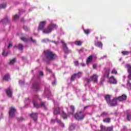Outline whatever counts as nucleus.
I'll list each match as a JSON object with an SVG mask.
<instances>
[{
	"label": "nucleus",
	"instance_id": "obj_57",
	"mask_svg": "<svg viewBox=\"0 0 131 131\" xmlns=\"http://www.w3.org/2000/svg\"><path fill=\"white\" fill-rule=\"evenodd\" d=\"M89 107H90V106L89 105L84 107V110H85V109H86L87 108H89Z\"/></svg>",
	"mask_w": 131,
	"mask_h": 131
},
{
	"label": "nucleus",
	"instance_id": "obj_14",
	"mask_svg": "<svg viewBox=\"0 0 131 131\" xmlns=\"http://www.w3.org/2000/svg\"><path fill=\"white\" fill-rule=\"evenodd\" d=\"M126 67L127 69L129 75L128 76V80H131V65L130 64H127Z\"/></svg>",
	"mask_w": 131,
	"mask_h": 131
},
{
	"label": "nucleus",
	"instance_id": "obj_38",
	"mask_svg": "<svg viewBox=\"0 0 131 131\" xmlns=\"http://www.w3.org/2000/svg\"><path fill=\"white\" fill-rule=\"evenodd\" d=\"M29 103H30V99H29V98L26 99L25 100V103L26 104H29Z\"/></svg>",
	"mask_w": 131,
	"mask_h": 131
},
{
	"label": "nucleus",
	"instance_id": "obj_18",
	"mask_svg": "<svg viewBox=\"0 0 131 131\" xmlns=\"http://www.w3.org/2000/svg\"><path fill=\"white\" fill-rule=\"evenodd\" d=\"M1 23H2L3 25H7V24H9L10 23V20H9V18L6 17L1 21Z\"/></svg>",
	"mask_w": 131,
	"mask_h": 131
},
{
	"label": "nucleus",
	"instance_id": "obj_47",
	"mask_svg": "<svg viewBox=\"0 0 131 131\" xmlns=\"http://www.w3.org/2000/svg\"><path fill=\"white\" fill-rule=\"evenodd\" d=\"M19 84L23 85V84H24V81L19 80Z\"/></svg>",
	"mask_w": 131,
	"mask_h": 131
},
{
	"label": "nucleus",
	"instance_id": "obj_42",
	"mask_svg": "<svg viewBox=\"0 0 131 131\" xmlns=\"http://www.w3.org/2000/svg\"><path fill=\"white\" fill-rule=\"evenodd\" d=\"M103 122H110V118H105L103 120Z\"/></svg>",
	"mask_w": 131,
	"mask_h": 131
},
{
	"label": "nucleus",
	"instance_id": "obj_37",
	"mask_svg": "<svg viewBox=\"0 0 131 131\" xmlns=\"http://www.w3.org/2000/svg\"><path fill=\"white\" fill-rule=\"evenodd\" d=\"M7 7L6 4H2L0 5V9H5Z\"/></svg>",
	"mask_w": 131,
	"mask_h": 131
},
{
	"label": "nucleus",
	"instance_id": "obj_30",
	"mask_svg": "<svg viewBox=\"0 0 131 131\" xmlns=\"http://www.w3.org/2000/svg\"><path fill=\"white\" fill-rule=\"evenodd\" d=\"M61 115L63 119H66L67 118L68 116L66 113H65V112H62V113L61 114Z\"/></svg>",
	"mask_w": 131,
	"mask_h": 131
},
{
	"label": "nucleus",
	"instance_id": "obj_45",
	"mask_svg": "<svg viewBox=\"0 0 131 131\" xmlns=\"http://www.w3.org/2000/svg\"><path fill=\"white\" fill-rule=\"evenodd\" d=\"M30 40L32 41V42H33V43H35V42H36V40L33 39L32 37L30 38Z\"/></svg>",
	"mask_w": 131,
	"mask_h": 131
},
{
	"label": "nucleus",
	"instance_id": "obj_25",
	"mask_svg": "<svg viewBox=\"0 0 131 131\" xmlns=\"http://www.w3.org/2000/svg\"><path fill=\"white\" fill-rule=\"evenodd\" d=\"M71 112H69V114H71L72 115H73V114L74 113V106L72 105L70 106Z\"/></svg>",
	"mask_w": 131,
	"mask_h": 131
},
{
	"label": "nucleus",
	"instance_id": "obj_33",
	"mask_svg": "<svg viewBox=\"0 0 131 131\" xmlns=\"http://www.w3.org/2000/svg\"><path fill=\"white\" fill-rule=\"evenodd\" d=\"M75 45L76 46H81L82 43V41H76L74 42Z\"/></svg>",
	"mask_w": 131,
	"mask_h": 131
},
{
	"label": "nucleus",
	"instance_id": "obj_35",
	"mask_svg": "<svg viewBox=\"0 0 131 131\" xmlns=\"http://www.w3.org/2000/svg\"><path fill=\"white\" fill-rule=\"evenodd\" d=\"M127 89L128 90H131V83L129 81H127Z\"/></svg>",
	"mask_w": 131,
	"mask_h": 131
},
{
	"label": "nucleus",
	"instance_id": "obj_29",
	"mask_svg": "<svg viewBox=\"0 0 131 131\" xmlns=\"http://www.w3.org/2000/svg\"><path fill=\"white\" fill-rule=\"evenodd\" d=\"M19 17L20 14H16L13 16V20H14V21H17V20L19 19Z\"/></svg>",
	"mask_w": 131,
	"mask_h": 131
},
{
	"label": "nucleus",
	"instance_id": "obj_4",
	"mask_svg": "<svg viewBox=\"0 0 131 131\" xmlns=\"http://www.w3.org/2000/svg\"><path fill=\"white\" fill-rule=\"evenodd\" d=\"M85 81H86L87 83L85 84V86H88V88H90L89 83L91 82V81H94V82H97V81H98V75L94 74L90 78H86Z\"/></svg>",
	"mask_w": 131,
	"mask_h": 131
},
{
	"label": "nucleus",
	"instance_id": "obj_50",
	"mask_svg": "<svg viewBox=\"0 0 131 131\" xmlns=\"http://www.w3.org/2000/svg\"><path fill=\"white\" fill-rule=\"evenodd\" d=\"M56 83H57V81L55 80L53 82H52V85H56Z\"/></svg>",
	"mask_w": 131,
	"mask_h": 131
},
{
	"label": "nucleus",
	"instance_id": "obj_62",
	"mask_svg": "<svg viewBox=\"0 0 131 131\" xmlns=\"http://www.w3.org/2000/svg\"><path fill=\"white\" fill-rule=\"evenodd\" d=\"M121 60H122V58H121L119 59V61H121Z\"/></svg>",
	"mask_w": 131,
	"mask_h": 131
},
{
	"label": "nucleus",
	"instance_id": "obj_5",
	"mask_svg": "<svg viewBox=\"0 0 131 131\" xmlns=\"http://www.w3.org/2000/svg\"><path fill=\"white\" fill-rule=\"evenodd\" d=\"M43 96L49 99H52L53 96L51 94V91H50V85H47L45 86Z\"/></svg>",
	"mask_w": 131,
	"mask_h": 131
},
{
	"label": "nucleus",
	"instance_id": "obj_60",
	"mask_svg": "<svg viewBox=\"0 0 131 131\" xmlns=\"http://www.w3.org/2000/svg\"><path fill=\"white\" fill-rule=\"evenodd\" d=\"M79 91H80V90H78V89H76V92L77 93L78 92H79Z\"/></svg>",
	"mask_w": 131,
	"mask_h": 131
},
{
	"label": "nucleus",
	"instance_id": "obj_63",
	"mask_svg": "<svg viewBox=\"0 0 131 131\" xmlns=\"http://www.w3.org/2000/svg\"><path fill=\"white\" fill-rule=\"evenodd\" d=\"M61 34H64V32H61Z\"/></svg>",
	"mask_w": 131,
	"mask_h": 131
},
{
	"label": "nucleus",
	"instance_id": "obj_2",
	"mask_svg": "<svg viewBox=\"0 0 131 131\" xmlns=\"http://www.w3.org/2000/svg\"><path fill=\"white\" fill-rule=\"evenodd\" d=\"M127 98L126 95L123 94L121 96L118 97L117 99L114 98L112 101L111 100L110 103H108V105H110V106L111 107L116 106L117 101L122 102V101H125Z\"/></svg>",
	"mask_w": 131,
	"mask_h": 131
},
{
	"label": "nucleus",
	"instance_id": "obj_1",
	"mask_svg": "<svg viewBox=\"0 0 131 131\" xmlns=\"http://www.w3.org/2000/svg\"><path fill=\"white\" fill-rule=\"evenodd\" d=\"M46 24H47L46 20L40 21L38 28V30H42L43 33L45 34H49V33L52 32V30L58 28V26L56 24L51 23L49 25L46 29H43Z\"/></svg>",
	"mask_w": 131,
	"mask_h": 131
},
{
	"label": "nucleus",
	"instance_id": "obj_41",
	"mask_svg": "<svg viewBox=\"0 0 131 131\" xmlns=\"http://www.w3.org/2000/svg\"><path fill=\"white\" fill-rule=\"evenodd\" d=\"M38 74L39 76H43V75H44L43 72H42L41 71L38 72Z\"/></svg>",
	"mask_w": 131,
	"mask_h": 131
},
{
	"label": "nucleus",
	"instance_id": "obj_44",
	"mask_svg": "<svg viewBox=\"0 0 131 131\" xmlns=\"http://www.w3.org/2000/svg\"><path fill=\"white\" fill-rule=\"evenodd\" d=\"M112 73L113 74H117V71H116L115 69H114L112 71Z\"/></svg>",
	"mask_w": 131,
	"mask_h": 131
},
{
	"label": "nucleus",
	"instance_id": "obj_15",
	"mask_svg": "<svg viewBox=\"0 0 131 131\" xmlns=\"http://www.w3.org/2000/svg\"><path fill=\"white\" fill-rule=\"evenodd\" d=\"M110 74V68H107L104 69V73L103 74L104 77H106L108 78Z\"/></svg>",
	"mask_w": 131,
	"mask_h": 131
},
{
	"label": "nucleus",
	"instance_id": "obj_3",
	"mask_svg": "<svg viewBox=\"0 0 131 131\" xmlns=\"http://www.w3.org/2000/svg\"><path fill=\"white\" fill-rule=\"evenodd\" d=\"M38 98V96H36V98H34L33 100L32 103L34 105V107L37 108H39V107H41V108H43V109H45L46 110H47V109L48 108H47V106H46V102H41L40 105L38 104V103H37V101H36Z\"/></svg>",
	"mask_w": 131,
	"mask_h": 131
},
{
	"label": "nucleus",
	"instance_id": "obj_64",
	"mask_svg": "<svg viewBox=\"0 0 131 131\" xmlns=\"http://www.w3.org/2000/svg\"><path fill=\"white\" fill-rule=\"evenodd\" d=\"M123 78H124V79H125V76H123Z\"/></svg>",
	"mask_w": 131,
	"mask_h": 131
},
{
	"label": "nucleus",
	"instance_id": "obj_17",
	"mask_svg": "<svg viewBox=\"0 0 131 131\" xmlns=\"http://www.w3.org/2000/svg\"><path fill=\"white\" fill-rule=\"evenodd\" d=\"M56 121L57 122V123H59V124H60L61 126H62V127H64V123H63L61 121V120H58V119H56V120H53V119L51 120V123H55Z\"/></svg>",
	"mask_w": 131,
	"mask_h": 131
},
{
	"label": "nucleus",
	"instance_id": "obj_53",
	"mask_svg": "<svg viewBox=\"0 0 131 131\" xmlns=\"http://www.w3.org/2000/svg\"><path fill=\"white\" fill-rule=\"evenodd\" d=\"M12 43H9L8 46V49H10V48H11V47H12Z\"/></svg>",
	"mask_w": 131,
	"mask_h": 131
},
{
	"label": "nucleus",
	"instance_id": "obj_61",
	"mask_svg": "<svg viewBox=\"0 0 131 131\" xmlns=\"http://www.w3.org/2000/svg\"><path fill=\"white\" fill-rule=\"evenodd\" d=\"M24 18H22L21 19V22H23V21H24Z\"/></svg>",
	"mask_w": 131,
	"mask_h": 131
},
{
	"label": "nucleus",
	"instance_id": "obj_28",
	"mask_svg": "<svg viewBox=\"0 0 131 131\" xmlns=\"http://www.w3.org/2000/svg\"><path fill=\"white\" fill-rule=\"evenodd\" d=\"M101 116H102V117H106L109 116V114L108 112H104L101 114Z\"/></svg>",
	"mask_w": 131,
	"mask_h": 131
},
{
	"label": "nucleus",
	"instance_id": "obj_19",
	"mask_svg": "<svg viewBox=\"0 0 131 131\" xmlns=\"http://www.w3.org/2000/svg\"><path fill=\"white\" fill-rule=\"evenodd\" d=\"M108 81L110 83H117V81L116 80V79L114 78V77L113 76H112L109 78Z\"/></svg>",
	"mask_w": 131,
	"mask_h": 131
},
{
	"label": "nucleus",
	"instance_id": "obj_56",
	"mask_svg": "<svg viewBox=\"0 0 131 131\" xmlns=\"http://www.w3.org/2000/svg\"><path fill=\"white\" fill-rule=\"evenodd\" d=\"M81 65L82 67H84V66H85V64L83 63H81Z\"/></svg>",
	"mask_w": 131,
	"mask_h": 131
},
{
	"label": "nucleus",
	"instance_id": "obj_39",
	"mask_svg": "<svg viewBox=\"0 0 131 131\" xmlns=\"http://www.w3.org/2000/svg\"><path fill=\"white\" fill-rule=\"evenodd\" d=\"M83 31L85 34H90V33H91V31L89 29L83 30Z\"/></svg>",
	"mask_w": 131,
	"mask_h": 131
},
{
	"label": "nucleus",
	"instance_id": "obj_40",
	"mask_svg": "<svg viewBox=\"0 0 131 131\" xmlns=\"http://www.w3.org/2000/svg\"><path fill=\"white\" fill-rule=\"evenodd\" d=\"M42 42H49L51 41L49 39H43L41 40Z\"/></svg>",
	"mask_w": 131,
	"mask_h": 131
},
{
	"label": "nucleus",
	"instance_id": "obj_34",
	"mask_svg": "<svg viewBox=\"0 0 131 131\" xmlns=\"http://www.w3.org/2000/svg\"><path fill=\"white\" fill-rule=\"evenodd\" d=\"M8 54H10V51H8L7 53H6L5 50H3V52L2 53V55L4 57H7V56H8Z\"/></svg>",
	"mask_w": 131,
	"mask_h": 131
},
{
	"label": "nucleus",
	"instance_id": "obj_32",
	"mask_svg": "<svg viewBox=\"0 0 131 131\" xmlns=\"http://www.w3.org/2000/svg\"><path fill=\"white\" fill-rule=\"evenodd\" d=\"M20 39L21 40H23V41H24V42H28V41H29V39H28V38H26L24 37H22Z\"/></svg>",
	"mask_w": 131,
	"mask_h": 131
},
{
	"label": "nucleus",
	"instance_id": "obj_54",
	"mask_svg": "<svg viewBox=\"0 0 131 131\" xmlns=\"http://www.w3.org/2000/svg\"><path fill=\"white\" fill-rule=\"evenodd\" d=\"M105 58H107V56L104 55L103 57H101L100 59H105Z\"/></svg>",
	"mask_w": 131,
	"mask_h": 131
},
{
	"label": "nucleus",
	"instance_id": "obj_55",
	"mask_svg": "<svg viewBox=\"0 0 131 131\" xmlns=\"http://www.w3.org/2000/svg\"><path fill=\"white\" fill-rule=\"evenodd\" d=\"M78 52L79 53H80V52H83V49H79V50H78Z\"/></svg>",
	"mask_w": 131,
	"mask_h": 131
},
{
	"label": "nucleus",
	"instance_id": "obj_11",
	"mask_svg": "<svg viewBox=\"0 0 131 131\" xmlns=\"http://www.w3.org/2000/svg\"><path fill=\"white\" fill-rule=\"evenodd\" d=\"M15 113H16V108L14 107H11L9 112L10 118H13V117L15 116Z\"/></svg>",
	"mask_w": 131,
	"mask_h": 131
},
{
	"label": "nucleus",
	"instance_id": "obj_43",
	"mask_svg": "<svg viewBox=\"0 0 131 131\" xmlns=\"http://www.w3.org/2000/svg\"><path fill=\"white\" fill-rule=\"evenodd\" d=\"M75 128V124H73L70 126V130H72V129H74Z\"/></svg>",
	"mask_w": 131,
	"mask_h": 131
},
{
	"label": "nucleus",
	"instance_id": "obj_59",
	"mask_svg": "<svg viewBox=\"0 0 131 131\" xmlns=\"http://www.w3.org/2000/svg\"><path fill=\"white\" fill-rule=\"evenodd\" d=\"M103 82H104V79H103L101 81L100 84H103Z\"/></svg>",
	"mask_w": 131,
	"mask_h": 131
},
{
	"label": "nucleus",
	"instance_id": "obj_16",
	"mask_svg": "<svg viewBox=\"0 0 131 131\" xmlns=\"http://www.w3.org/2000/svg\"><path fill=\"white\" fill-rule=\"evenodd\" d=\"M100 127H101V130H105V131H112V130H113V126L106 127L104 126H101Z\"/></svg>",
	"mask_w": 131,
	"mask_h": 131
},
{
	"label": "nucleus",
	"instance_id": "obj_22",
	"mask_svg": "<svg viewBox=\"0 0 131 131\" xmlns=\"http://www.w3.org/2000/svg\"><path fill=\"white\" fill-rule=\"evenodd\" d=\"M31 117L33 118V120L34 121H36L37 120V113H32L31 114Z\"/></svg>",
	"mask_w": 131,
	"mask_h": 131
},
{
	"label": "nucleus",
	"instance_id": "obj_27",
	"mask_svg": "<svg viewBox=\"0 0 131 131\" xmlns=\"http://www.w3.org/2000/svg\"><path fill=\"white\" fill-rule=\"evenodd\" d=\"M4 80L8 81L10 79V75L8 74H6L4 78H3Z\"/></svg>",
	"mask_w": 131,
	"mask_h": 131
},
{
	"label": "nucleus",
	"instance_id": "obj_13",
	"mask_svg": "<svg viewBox=\"0 0 131 131\" xmlns=\"http://www.w3.org/2000/svg\"><path fill=\"white\" fill-rule=\"evenodd\" d=\"M6 94L9 98H12L13 94V89L12 87H9L6 90Z\"/></svg>",
	"mask_w": 131,
	"mask_h": 131
},
{
	"label": "nucleus",
	"instance_id": "obj_51",
	"mask_svg": "<svg viewBox=\"0 0 131 131\" xmlns=\"http://www.w3.org/2000/svg\"><path fill=\"white\" fill-rule=\"evenodd\" d=\"M93 69H97V64H93Z\"/></svg>",
	"mask_w": 131,
	"mask_h": 131
},
{
	"label": "nucleus",
	"instance_id": "obj_49",
	"mask_svg": "<svg viewBox=\"0 0 131 131\" xmlns=\"http://www.w3.org/2000/svg\"><path fill=\"white\" fill-rule=\"evenodd\" d=\"M46 70L48 71V72H49V73H52V70L47 68Z\"/></svg>",
	"mask_w": 131,
	"mask_h": 131
},
{
	"label": "nucleus",
	"instance_id": "obj_9",
	"mask_svg": "<svg viewBox=\"0 0 131 131\" xmlns=\"http://www.w3.org/2000/svg\"><path fill=\"white\" fill-rule=\"evenodd\" d=\"M54 105H55V107H54V110L53 112L54 115H57V114H60V112L62 111L63 109L62 108V107L61 108L59 107H57V104L55 102H54Z\"/></svg>",
	"mask_w": 131,
	"mask_h": 131
},
{
	"label": "nucleus",
	"instance_id": "obj_8",
	"mask_svg": "<svg viewBox=\"0 0 131 131\" xmlns=\"http://www.w3.org/2000/svg\"><path fill=\"white\" fill-rule=\"evenodd\" d=\"M85 116V114L82 111H80L79 113H77L75 114V118H76L77 120H81V119L84 118Z\"/></svg>",
	"mask_w": 131,
	"mask_h": 131
},
{
	"label": "nucleus",
	"instance_id": "obj_26",
	"mask_svg": "<svg viewBox=\"0 0 131 131\" xmlns=\"http://www.w3.org/2000/svg\"><path fill=\"white\" fill-rule=\"evenodd\" d=\"M121 53L123 56H127L129 54H130L131 51H123Z\"/></svg>",
	"mask_w": 131,
	"mask_h": 131
},
{
	"label": "nucleus",
	"instance_id": "obj_21",
	"mask_svg": "<svg viewBox=\"0 0 131 131\" xmlns=\"http://www.w3.org/2000/svg\"><path fill=\"white\" fill-rule=\"evenodd\" d=\"M94 57H95V55H90L87 58L86 63L88 64H90L92 62V60H93V59L94 58Z\"/></svg>",
	"mask_w": 131,
	"mask_h": 131
},
{
	"label": "nucleus",
	"instance_id": "obj_20",
	"mask_svg": "<svg viewBox=\"0 0 131 131\" xmlns=\"http://www.w3.org/2000/svg\"><path fill=\"white\" fill-rule=\"evenodd\" d=\"M14 48H16V49H18L19 51H23V49H24V46L21 44H18L17 45H15L14 46Z\"/></svg>",
	"mask_w": 131,
	"mask_h": 131
},
{
	"label": "nucleus",
	"instance_id": "obj_46",
	"mask_svg": "<svg viewBox=\"0 0 131 131\" xmlns=\"http://www.w3.org/2000/svg\"><path fill=\"white\" fill-rule=\"evenodd\" d=\"M24 30H25L26 31H27V30H29V28H28L27 26H24Z\"/></svg>",
	"mask_w": 131,
	"mask_h": 131
},
{
	"label": "nucleus",
	"instance_id": "obj_48",
	"mask_svg": "<svg viewBox=\"0 0 131 131\" xmlns=\"http://www.w3.org/2000/svg\"><path fill=\"white\" fill-rule=\"evenodd\" d=\"M17 120L18 121H23V120H24V119L23 118H19Z\"/></svg>",
	"mask_w": 131,
	"mask_h": 131
},
{
	"label": "nucleus",
	"instance_id": "obj_23",
	"mask_svg": "<svg viewBox=\"0 0 131 131\" xmlns=\"http://www.w3.org/2000/svg\"><path fill=\"white\" fill-rule=\"evenodd\" d=\"M95 46H96V47H98V48H103V43H102L100 41L95 42Z\"/></svg>",
	"mask_w": 131,
	"mask_h": 131
},
{
	"label": "nucleus",
	"instance_id": "obj_6",
	"mask_svg": "<svg viewBox=\"0 0 131 131\" xmlns=\"http://www.w3.org/2000/svg\"><path fill=\"white\" fill-rule=\"evenodd\" d=\"M45 57L48 59V60H53V59H55V58H56V55L50 50L45 51Z\"/></svg>",
	"mask_w": 131,
	"mask_h": 131
},
{
	"label": "nucleus",
	"instance_id": "obj_52",
	"mask_svg": "<svg viewBox=\"0 0 131 131\" xmlns=\"http://www.w3.org/2000/svg\"><path fill=\"white\" fill-rule=\"evenodd\" d=\"M74 64L75 65V66H78V61H74Z\"/></svg>",
	"mask_w": 131,
	"mask_h": 131
},
{
	"label": "nucleus",
	"instance_id": "obj_12",
	"mask_svg": "<svg viewBox=\"0 0 131 131\" xmlns=\"http://www.w3.org/2000/svg\"><path fill=\"white\" fill-rule=\"evenodd\" d=\"M81 73H82L81 72H79L78 73L74 74V75H73L71 77V81H74V79H75L76 77H77L78 78H79L80 77H81Z\"/></svg>",
	"mask_w": 131,
	"mask_h": 131
},
{
	"label": "nucleus",
	"instance_id": "obj_10",
	"mask_svg": "<svg viewBox=\"0 0 131 131\" xmlns=\"http://www.w3.org/2000/svg\"><path fill=\"white\" fill-rule=\"evenodd\" d=\"M61 42L62 45L63 51L65 54H69V53H71V51L69 50V49H68V47H67V45L66 44V43H65V42H64V41L63 40H61Z\"/></svg>",
	"mask_w": 131,
	"mask_h": 131
},
{
	"label": "nucleus",
	"instance_id": "obj_24",
	"mask_svg": "<svg viewBox=\"0 0 131 131\" xmlns=\"http://www.w3.org/2000/svg\"><path fill=\"white\" fill-rule=\"evenodd\" d=\"M104 98H105V99L106 100L107 104L110 103V102L111 101V100H110V95H107L104 97Z\"/></svg>",
	"mask_w": 131,
	"mask_h": 131
},
{
	"label": "nucleus",
	"instance_id": "obj_31",
	"mask_svg": "<svg viewBox=\"0 0 131 131\" xmlns=\"http://www.w3.org/2000/svg\"><path fill=\"white\" fill-rule=\"evenodd\" d=\"M126 118L129 121L131 120V112L127 113Z\"/></svg>",
	"mask_w": 131,
	"mask_h": 131
},
{
	"label": "nucleus",
	"instance_id": "obj_36",
	"mask_svg": "<svg viewBox=\"0 0 131 131\" xmlns=\"http://www.w3.org/2000/svg\"><path fill=\"white\" fill-rule=\"evenodd\" d=\"M15 62H16V59L14 58V59H12L11 60H10V61L9 62V65H13L14 63H15Z\"/></svg>",
	"mask_w": 131,
	"mask_h": 131
},
{
	"label": "nucleus",
	"instance_id": "obj_7",
	"mask_svg": "<svg viewBox=\"0 0 131 131\" xmlns=\"http://www.w3.org/2000/svg\"><path fill=\"white\" fill-rule=\"evenodd\" d=\"M32 81L33 83L32 88L35 91H39L40 89V86H39V81L37 80H35V78H33L32 79Z\"/></svg>",
	"mask_w": 131,
	"mask_h": 131
},
{
	"label": "nucleus",
	"instance_id": "obj_58",
	"mask_svg": "<svg viewBox=\"0 0 131 131\" xmlns=\"http://www.w3.org/2000/svg\"><path fill=\"white\" fill-rule=\"evenodd\" d=\"M52 42H54V43H55V45H58V42H56L55 41H52Z\"/></svg>",
	"mask_w": 131,
	"mask_h": 131
}]
</instances>
